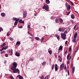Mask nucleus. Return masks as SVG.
<instances>
[{
	"mask_svg": "<svg viewBox=\"0 0 79 79\" xmlns=\"http://www.w3.org/2000/svg\"><path fill=\"white\" fill-rule=\"evenodd\" d=\"M27 12L26 10H25L23 13V17L24 18H25L27 16Z\"/></svg>",
	"mask_w": 79,
	"mask_h": 79,
	"instance_id": "nucleus-5",
	"label": "nucleus"
},
{
	"mask_svg": "<svg viewBox=\"0 0 79 79\" xmlns=\"http://www.w3.org/2000/svg\"><path fill=\"white\" fill-rule=\"evenodd\" d=\"M45 2L47 4H50V2L49 0H46Z\"/></svg>",
	"mask_w": 79,
	"mask_h": 79,
	"instance_id": "nucleus-17",
	"label": "nucleus"
},
{
	"mask_svg": "<svg viewBox=\"0 0 79 79\" xmlns=\"http://www.w3.org/2000/svg\"><path fill=\"white\" fill-rule=\"evenodd\" d=\"M53 19V16L51 17H50V19Z\"/></svg>",
	"mask_w": 79,
	"mask_h": 79,
	"instance_id": "nucleus-50",
	"label": "nucleus"
},
{
	"mask_svg": "<svg viewBox=\"0 0 79 79\" xmlns=\"http://www.w3.org/2000/svg\"><path fill=\"white\" fill-rule=\"evenodd\" d=\"M20 44V41H17L16 43V45L17 44H19V45Z\"/></svg>",
	"mask_w": 79,
	"mask_h": 79,
	"instance_id": "nucleus-27",
	"label": "nucleus"
},
{
	"mask_svg": "<svg viewBox=\"0 0 79 79\" xmlns=\"http://www.w3.org/2000/svg\"><path fill=\"white\" fill-rule=\"evenodd\" d=\"M3 30V29L1 27H0V32H1V31Z\"/></svg>",
	"mask_w": 79,
	"mask_h": 79,
	"instance_id": "nucleus-42",
	"label": "nucleus"
},
{
	"mask_svg": "<svg viewBox=\"0 0 79 79\" xmlns=\"http://www.w3.org/2000/svg\"><path fill=\"white\" fill-rule=\"evenodd\" d=\"M49 54H52V51H48V52Z\"/></svg>",
	"mask_w": 79,
	"mask_h": 79,
	"instance_id": "nucleus-41",
	"label": "nucleus"
},
{
	"mask_svg": "<svg viewBox=\"0 0 79 79\" xmlns=\"http://www.w3.org/2000/svg\"><path fill=\"white\" fill-rule=\"evenodd\" d=\"M43 9H45L46 10L48 11L49 10V7L48 5L45 4V5H44L43 7Z\"/></svg>",
	"mask_w": 79,
	"mask_h": 79,
	"instance_id": "nucleus-3",
	"label": "nucleus"
},
{
	"mask_svg": "<svg viewBox=\"0 0 79 79\" xmlns=\"http://www.w3.org/2000/svg\"><path fill=\"white\" fill-rule=\"evenodd\" d=\"M46 64V63L45 62H43L42 63V65H45Z\"/></svg>",
	"mask_w": 79,
	"mask_h": 79,
	"instance_id": "nucleus-36",
	"label": "nucleus"
},
{
	"mask_svg": "<svg viewBox=\"0 0 79 79\" xmlns=\"http://www.w3.org/2000/svg\"><path fill=\"white\" fill-rule=\"evenodd\" d=\"M17 77H19V79H23V77L22 76H21L19 75H18V76H17Z\"/></svg>",
	"mask_w": 79,
	"mask_h": 79,
	"instance_id": "nucleus-12",
	"label": "nucleus"
},
{
	"mask_svg": "<svg viewBox=\"0 0 79 79\" xmlns=\"http://www.w3.org/2000/svg\"><path fill=\"white\" fill-rule=\"evenodd\" d=\"M65 30V28L63 27V28H59L58 29V31H60L61 32H63L64 31V30Z\"/></svg>",
	"mask_w": 79,
	"mask_h": 79,
	"instance_id": "nucleus-6",
	"label": "nucleus"
},
{
	"mask_svg": "<svg viewBox=\"0 0 79 79\" xmlns=\"http://www.w3.org/2000/svg\"><path fill=\"white\" fill-rule=\"evenodd\" d=\"M71 18L72 19H74L75 18L73 14H72L71 15Z\"/></svg>",
	"mask_w": 79,
	"mask_h": 79,
	"instance_id": "nucleus-20",
	"label": "nucleus"
},
{
	"mask_svg": "<svg viewBox=\"0 0 79 79\" xmlns=\"http://www.w3.org/2000/svg\"><path fill=\"white\" fill-rule=\"evenodd\" d=\"M1 15L3 17H4L6 16V15L5 14V13L4 12L1 13Z\"/></svg>",
	"mask_w": 79,
	"mask_h": 79,
	"instance_id": "nucleus-16",
	"label": "nucleus"
},
{
	"mask_svg": "<svg viewBox=\"0 0 79 79\" xmlns=\"http://www.w3.org/2000/svg\"><path fill=\"white\" fill-rule=\"evenodd\" d=\"M9 40L12 41H13V39H12L11 37H10L9 38Z\"/></svg>",
	"mask_w": 79,
	"mask_h": 79,
	"instance_id": "nucleus-30",
	"label": "nucleus"
},
{
	"mask_svg": "<svg viewBox=\"0 0 79 79\" xmlns=\"http://www.w3.org/2000/svg\"><path fill=\"white\" fill-rule=\"evenodd\" d=\"M59 60L60 62H61L62 61V59H59Z\"/></svg>",
	"mask_w": 79,
	"mask_h": 79,
	"instance_id": "nucleus-47",
	"label": "nucleus"
},
{
	"mask_svg": "<svg viewBox=\"0 0 79 79\" xmlns=\"http://www.w3.org/2000/svg\"><path fill=\"white\" fill-rule=\"evenodd\" d=\"M77 26V25H76L74 27V29L75 30V29L76 27Z\"/></svg>",
	"mask_w": 79,
	"mask_h": 79,
	"instance_id": "nucleus-57",
	"label": "nucleus"
},
{
	"mask_svg": "<svg viewBox=\"0 0 79 79\" xmlns=\"http://www.w3.org/2000/svg\"><path fill=\"white\" fill-rule=\"evenodd\" d=\"M58 69V66L57 64H56L55 65V71H57Z\"/></svg>",
	"mask_w": 79,
	"mask_h": 79,
	"instance_id": "nucleus-9",
	"label": "nucleus"
},
{
	"mask_svg": "<svg viewBox=\"0 0 79 79\" xmlns=\"http://www.w3.org/2000/svg\"><path fill=\"white\" fill-rule=\"evenodd\" d=\"M72 51V48L69 47V51L70 52H71Z\"/></svg>",
	"mask_w": 79,
	"mask_h": 79,
	"instance_id": "nucleus-28",
	"label": "nucleus"
},
{
	"mask_svg": "<svg viewBox=\"0 0 79 79\" xmlns=\"http://www.w3.org/2000/svg\"><path fill=\"white\" fill-rule=\"evenodd\" d=\"M44 39V38L43 37H42V38H41L40 40V41L41 42H42Z\"/></svg>",
	"mask_w": 79,
	"mask_h": 79,
	"instance_id": "nucleus-39",
	"label": "nucleus"
},
{
	"mask_svg": "<svg viewBox=\"0 0 79 79\" xmlns=\"http://www.w3.org/2000/svg\"><path fill=\"white\" fill-rule=\"evenodd\" d=\"M9 52L10 54L12 55L13 54V50L12 49L11 50H10Z\"/></svg>",
	"mask_w": 79,
	"mask_h": 79,
	"instance_id": "nucleus-14",
	"label": "nucleus"
},
{
	"mask_svg": "<svg viewBox=\"0 0 79 79\" xmlns=\"http://www.w3.org/2000/svg\"><path fill=\"white\" fill-rule=\"evenodd\" d=\"M44 79H48V77L47 76H46Z\"/></svg>",
	"mask_w": 79,
	"mask_h": 79,
	"instance_id": "nucleus-52",
	"label": "nucleus"
},
{
	"mask_svg": "<svg viewBox=\"0 0 79 79\" xmlns=\"http://www.w3.org/2000/svg\"><path fill=\"white\" fill-rule=\"evenodd\" d=\"M67 53V51H66V52H65L64 54H66Z\"/></svg>",
	"mask_w": 79,
	"mask_h": 79,
	"instance_id": "nucleus-64",
	"label": "nucleus"
},
{
	"mask_svg": "<svg viewBox=\"0 0 79 79\" xmlns=\"http://www.w3.org/2000/svg\"><path fill=\"white\" fill-rule=\"evenodd\" d=\"M5 56L6 57H7L8 56V55L7 54H5Z\"/></svg>",
	"mask_w": 79,
	"mask_h": 79,
	"instance_id": "nucleus-45",
	"label": "nucleus"
},
{
	"mask_svg": "<svg viewBox=\"0 0 79 79\" xmlns=\"http://www.w3.org/2000/svg\"><path fill=\"white\" fill-rule=\"evenodd\" d=\"M72 67H73V64H71V66H70V68H72Z\"/></svg>",
	"mask_w": 79,
	"mask_h": 79,
	"instance_id": "nucleus-56",
	"label": "nucleus"
},
{
	"mask_svg": "<svg viewBox=\"0 0 79 79\" xmlns=\"http://www.w3.org/2000/svg\"><path fill=\"white\" fill-rule=\"evenodd\" d=\"M40 79H44V77H43V76H42V77H41L40 78Z\"/></svg>",
	"mask_w": 79,
	"mask_h": 79,
	"instance_id": "nucleus-59",
	"label": "nucleus"
},
{
	"mask_svg": "<svg viewBox=\"0 0 79 79\" xmlns=\"http://www.w3.org/2000/svg\"><path fill=\"white\" fill-rule=\"evenodd\" d=\"M67 9L69 11L71 9V6L69 5L68 7H67Z\"/></svg>",
	"mask_w": 79,
	"mask_h": 79,
	"instance_id": "nucleus-24",
	"label": "nucleus"
},
{
	"mask_svg": "<svg viewBox=\"0 0 79 79\" xmlns=\"http://www.w3.org/2000/svg\"><path fill=\"white\" fill-rule=\"evenodd\" d=\"M13 65L12 67H11V69H15L17 68V64L16 62H14L12 64Z\"/></svg>",
	"mask_w": 79,
	"mask_h": 79,
	"instance_id": "nucleus-4",
	"label": "nucleus"
},
{
	"mask_svg": "<svg viewBox=\"0 0 79 79\" xmlns=\"http://www.w3.org/2000/svg\"><path fill=\"white\" fill-rule=\"evenodd\" d=\"M60 19V22L61 23H63V20H62V19L61 18H59Z\"/></svg>",
	"mask_w": 79,
	"mask_h": 79,
	"instance_id": "nucleus-23",
	"label": "nucleus"
},
{
	"mask_svg": "<svg viewBox=\"0 0 79 79\" xmlns=\"http://www.w3.org/2000/svg\"><path fill=\"white\" fill-rule=\"evenodd\" d=\"M29 60L32 61H33V59L32 58H30V59H29Z\"/></svg>",
	"mask_w": 79,
	"mask_h": 79,
	"instance_id": "nucleus-37",
	"label": "nucleus"
},
{
	"mask_svg": "<svg viewBox=\"0 0 79 79\" xmlns=\"http://www.w3.org/2000/svg\"><path fill=\"white\" fill-rule=\"evenodd\" d=\"M6 46V44L5 43H4L3 44H2V45L1 46L2 47H5Z\"/></svg>",
	"mask_w": 79,
	"mask_h": 79,
	"instance_id": "nucleus-33",
	"label": "nucleus"
},
{
	"mask_svg": "<svg viewBox=\"0 0 79 79\" xmlns=\"http://www.w3.org/2000/svg\"><path fill=\"white\" fill-rule=\"evenodd\" d=\"M9 78H11V79H15L14 77H13L12 76V75H11V76H10Z\"/></svg>",
	"mask_w": 79,
	"mask_h": 79,
	"instance_id": "nucleus-32",
	"label": "nucleus"
},
{
	"mask_svg": "<svg viewBox=\"0 0 79 79\" xmlns=\"http://www.w3.org/2000/svg\"><path fill=\"white\" fill-rule=\"evenodd\" d=\"M4 49L5 50V48H4V47H3V48H2V50H3Z\"/></svg>",
	"mask_w": 79,
	"mask_h": 79,
	"instance_id": "nucleus-60",
	"label": "nucleus"
},
{
	"mask_svg": "<svg viewBox=\"0 0 79 79\" xmlns=\"http://www.w3.org/2000/svg\"><path fill=\"white\" fill-rule=\"evenodd\" d=\"M70 13V12H68V13H67V14L66 15H68Z\"/></svg>",
	"mask_w": 79,
	"mask_h": 79,
	"instance_id": "nucleus-55",
	"label": "nucleus"
},
{
	"mask_svg": "<svg viewBox=\"0 0 79 79\" xmlns=\"http://www.w3.org/2000/svg\"><path fill=\"white\" fill-rule=\"evenodd\" d=\"M65 5L66 7H68V3L67 2H66V3L65 4Z\"/></svg>",
	"mask_w": 79,
	"mask_h": 79,
	"instance_id": "nucleus-46",
	"label": "nucleus"
},
{
	"mask_svg": "<svg viewBox=\"0 0 79 79\" xmlns=\"http://www.w3.org/2000/svg\"><path fill=\"white\" fill-rule=\"evenodd\" d=\"M69 70H68V71H67V73H68V76H69Z\"/></svg>",
	"mask_w": 79,
	"mask_h": 79,
	"instance_id": "nucleus-44",
	"label": "nucleus"
},
{
	"mask_svg": "<svg viewBox=\"0 0 79 79\" xmlns=\"http://www.w3.org/2000/svg\"><path fill=\"white\" fill-rule=\"evenodd\" d=\"M10 35H9V32H8L7 34V36H9Z\"/></svg>",
	"mask_w": 79,
	"mask_h": 79,
	"instance_id": "nucleus-54",
	"label": "nucleus"
},
{
	"mask_svg": "<svg viewBox=\"0 0 79 79\" xmlns=\"http://www.w3.org/2000/svg\"><path fill=\"white\" fill-rule=\"evenodd\" d=\"M54 67H55V65H54V64H53L52 65V70L53 69H54Z\"/></svg>",
	"mask_w": 79,
	"mask_h": 79,
	"instance_id": "nucleus-31",
	"label": "nucleus"
},
{
	"mask_svg": "<svg viewBox=\"0 0 79 79\" xmlns=\"http://www.w3.org/2000/svg\"><path fill=\"white\" fill-rule=\"evenodd\" d=\"M69 63V60H67V64L68 65Z\"/></svg>",
	"mask_w": 79,
	"mask_h": 79,
	"instance_id": "nucleus-48",
	"label": "nucleus"
},
{
	"mask_svg": "<svg viewBox=\"0 0 79 79\" xmlns=\"http://www.w3.org/2000/svg\"><path fill=\"white\" fill-rule=\"evenodd\" d=\"M56 37L57 38V39L59 40L60 39V38H59V36L58 35H55Z\"/></svg>",
	"mask_w": 79,
	"mask_h": 79,
	"instance_id": "nucleus-26",
	"label": "nucleus"
},
{
	"mask_svg": "<svg viewBox=\"0 0 79 79\" xmlns=\"http://www.w3.org/2000/svg\"><path fill=\"white\" fill-rule=\"evenodd\" d=\"M71 54V53H70L69 54H68L67 55V60H71V56H70V55Z\"/></svg>",
	"mask_w": 79,
	"mask_h": 79,
	"instance_id": "nucleus-8",
	"label": "nucleus"
},
{
	"mask_svg": "<svg viewBox=\"0 0 79 79\" xmlns=\"http://www.w3.org/2000/svg\"><path fill=\"white\" fill-rule=\"evenodd\" d=\"M11 70H13V73H16L18 72V74H19L20 73V70L18 69H16V68L15 69H12Z\"/></svg>",
	"mask_w": 79,
	"mask_h": 79,
	"instance_id": "nucleus-1",
	"label": "nucleus"
},
{
	"mask_svg": "<svg viewBox=\"0 0 79 79\" xmlns=\"http://www.w3.org/2000/svg\"><path fill=\"white\" fill-rule=\"evenodd\" d=\"M77 35V32H76L74 35V38H76Z\"/></svg>",
	"mask_w": 79,
	"mask_h": 79,
	"instance_id": "nucleus-13",
	"label": "nucleus"
},
{
	"mask_svg": "<svg viewBox=\"0 0 79 79\" xmlns=\"http://www.w3.org/2000/svg\"><path fill=\"white\" fill-rule=\"evenodd\" d=\"M75 67H72V73L73 74L74 72L75 71Z\"/></svg>",
	"mask_w": 79,
	"mask_h": 79,
	"instance_id": "nucleus-21",
	"label": "nucleus"
},
{
	"mask_svg": "<svg viewBox=\"0 0 79 79\" xmlns=\"http://www.w3.org/2000/svg\"><path fill=\"white\" fill-rule=\"evenodd\" d=\"M22 19H20V20L19 21V22H20V23H21L22 22Z\"/></svg>",
	"mask_w": 79,
	"mask_h": 79,
	"instance_id": "nucleus-49",
	"label": "nucleus"
},
{
	"mask_svg": "<svg viewBox=\"0 0 79 79\" xmlns=\"http://www.w3.org/2000/svg\"><path fill=\"white\" fill-rule=\"evenodd\" d=\"M76 39H74L72 40V41L73 43H75L76 42Z\"/></svg>",
	"mask_w": 79,
	"mask_h": 79,
	"instance_id": "nucleus-25",
	"label": "nucleus"
},
{
	"mask_svg": "<svg viewBox=\"0 0 79 79\" xmlns=\"http://www.w3.org/2000/svg\"><path fill=\"white\" fill-rule=\"evenodd\" d=\"M70 22L72 23V24H73L74 23V21L73 20H70Z\"/></svg>",
	"mask_w": 79,
	"mask_h": 79,
	"instance_id": "nucleus-34",
	"label": "nucleus"
},
{
	"mask_svg": "<svg viewBox=\"0 0 79 79\" xmlns=\"http://www.w3.org/2000/svg\"><path fill=\"white\" fill-rule=\"evenodd\" d=\"M64 67V65L63 63L60 66V70H62Z\"/></svg>",
	"mask_w": 79,
	"mask_h": 79,
	"instance_id": "nucleus-7",
	"label": "nucleus"
},
{
	"mask_svg": "<svg viewBox=\"0 0 79 79\" xmlns=\"http://www.w3.org/2000/svg\"><path fill=\"white\" fill-rule=\"evenodd\" d=\"M59 58H61V56H60V55H59L58 56Z\"/></svg>",
	"mask_w": 79,
	"mask_h": 79,
	"instance_id": "nucleus-62",
	"label": "nucleus"
},
{
	"mask_svg": "<svg viewBox=\"0 0 79 79\" xmlns=\"http://www.w3.org/2000/svg\"><path fill=\"white\" fill-rule=\"evenodd\" d=\"M13 20H15V21H16L17 20H18V21H19V18H13Z\"/></svg>",
	"mask_w": 79,
	"mask_h": 79,
	"instance_id": "nucleus-18",
	"label": "nucleus"
},
{
	"mask_svg": "<svg viewBox=\"0 0 79 79\" xmlns=\"http://www.w3.org/2000/svg\"><path fill=\"white\" fill-rule=\"evenodd\" d=\"M51 51H52V50H51V48H49L48 50V52Z\"/></svg>",
	"mask_w": 79,
	"mask_h": 79,
	"instance_id": "nucleus-51",
	"label": "nucleus"
},
{
	"mask_svg": "<svg viewBox=\"0 0 79 79\" xmlns=\"http://www.w3.org/2000/svg\"><path fill=\"white\" fill-rule=\"evenodd\" d=\"M5 52V51H1V54H2L3 53H4Z\"/></svg>",
	"mask_w": 79,
	"mask_h": 79,
	"instance_id": "nucleus-38",
	"label": "nucleus"
},
{
	"mask_svg": "<svg viewBox=\"0 0 79 79\" xmlns=\"http://www.w3.org/2000/svg\"><path fill=\"white\" fill-rule=\"evenodd\" d=\"M15 55L18 57L20 56V53L16 52L15 53Z\"/></svg>",
	"mask_w": 79,
	"mask_h": 79,
	"instance_id": "nucleus-11",
	"label": "nucleus"
},
{
	"mask_svg": "<svg viewBox=\"0 0 79 79\" xmlns=\"http://www.w3.org/2000/svg\"><path fill=\"white\" fill-rule=\"evenodd\" d=\"M64 68V69H65L66 70L67 69V67L65 66Z\"/></svg>",
	"mask_w": 79,
	"mask_h": 79,
	"instance_id": "nucleus-61",
	"label": "nucleus"
},
{
	"mask_svg": "<svg viewBox=\"0 0 79 79\" xmlns=\"http://www.w3.org/2000/svg\"><path fill=\"white\" fill-rule=\"evenodd\" d=\"M27 28L28 29H30L31 28V26L29 25V24L27 26Z\"/></svg>",
	"mask_w": 79,
	"mask_h": 79,
	"instance_id": "nucleus-40",
	"label": "nucleus"
},
{
	"mask_svg": "<svg viewBox=\"0 0 79 79\" xmlns=\"http://www.w3.org/2000/svg\"><path fill=\"white\" fill-rule=\"evenodd\" d=\"M23 28V27L22 26H20V28Z\"/></svg>",
	"mask_w": 79,
	"mask_h": 79,
	"instance_id": "nucleus-63",
	"label": "nucleus"
},
{
	"mask_svg": "<svg viewBox=\"0 0 79 79\" xmlns=\"http://www.w3.org/2000/svg\"><path fill=\"white\" fill-rule=\"evenodd\" d=\"M59 19L57 18H56L55 19V22L56 23H57L59 22Z\"/></svg>",
	"mask_w": 79,
	"mask_h": 79,
	"instance_id": "nucleus-10",
	"label": "nucleus"
},
{
	"mask_svg": "<svg viewBox=\"0 0 79 79\" xmlns=\"http://www.w3.org/2000/svg\"><path fill=\"white\" fill-rule=\"evenodd\" d=\"M67 1H68V2H69L72 5V6H74V4L73 3V2H72L71 1H70L69 0H66Z\"/></svg>",
	"mask_w": 79,
	"mask_h": 79,
	"instance_id": "nucleus-22",
	"label": "nucleus"
},
{
	"mask_svg": "<svg viewBox=\"0 0 79 79\" xmlns=\"http://www.w3.org/2000/svg\"><path fill=\"white\" fill-rule=\"evenodd\" d=\"M68 42V41H66L65 43V44L67 45Z\"/></svg>",
	"mask_w": 79,
	"mask_h": 79,
	"instance_id": "nucleus-58",
	"label": "nucleus"
},
{
	"mask_svg": "<svg viewBox=\"0 0 79 79\" xmlns=\"http://www.w3.org/2000/svg\"><path fill=\"white\" fill-rule=\"evenodd\" d=\"M60 35L61 36V38L64 40L66 39V34L64 33H60Z\"/></svg>",
	"mask_w": 79,
	"mask_h": 79,
	"instance_id": "nucleus-2",
	"label": "nucleus"
},
{
	"mask_svg": "<svg viewBox=\"0 0 79 79\" xmlns=\"http://www.w3.org/2000/svg\"><path fill=\"white\" fill-rule=\"evenodd\" d=\"M19 21H18V20H17L16 21H15L14 24V25H16L18 24Z\"/></svg>",
	"mask_w": 79,
	"mask_h": 79,
	"instance_id": "nucleus-15",
	"label": "nucleus"
},
{
	"mask_svg": "<svg viewBox=\"0 0 79 79\" xmlns=\"http://www.w3.org/2000/svg\"><path fill=\"white\" fill-rule=\"evenodd\" d=\"M8 48V46H6L4 47V50H6V49H7Z\"/></svg>",
	"mask_w": 79,
	"mask_h": 79,
	"instance_id": "nucleus-43",
	"label": "nucleus"
},
{
	"mask_svg": "<svg viewBox=\"0 0 79 79\" xmlns=\"http://www.w3.org/2000/svg\"><path fill=\"white\" fill-rule=\"evenodd\" d=\"M63 34H68V32L67 31H64V33H63Z\"/></svg>",
	"mask_w": 79,
	"mask_h": 79,
	"instance_id": "nucleus-35",
	"label": "nucleus"
},
{
	"mask_svg": "<svg viewBox=\"0 0 79 79\" xmlns=\"http://www.w3.org/2000/svg\"><path fill=\"white\" fill-rule=\"evenodd\" d=\"M20 23H24V21H22L21 22H20Z\"/></svg>",
	"mask_w": 79,
	"mask_h": 79,
	"instance_id": "nucleus-53",
	"label": "nucleus"
},
{
	"mask_svg": "<svg viewBox=\"0 0 79 79\" xmlns=\"http://www.w3.org/2000/svg\"><path fill=\"white\" fill-rule=\"evenodd\" d=\"M62 49H63V47L61 46L59 47L58 51H59L60 50H62Z\"/></svg>",
	"mask_w": 79,
	"mask_h": 79,
	"instance_id": "nucleus-19",
	"label": "nucleus"
},
{
	"mask_svg": "<svg viewBox=\"0 0 79 79\" xmlns=\"http://www.w3.org/2000/svg\"><path fill=\"white\" fill-rule=\"evenodd\" d=\"M35 39L37 40H40V38L38 37H35Z\"/></svg>",
	"mask_w": 79,
	"mask_h": 79,
	"instance_id": "nucleus-29",
	"label": "nucleus"
}]
</instances>
